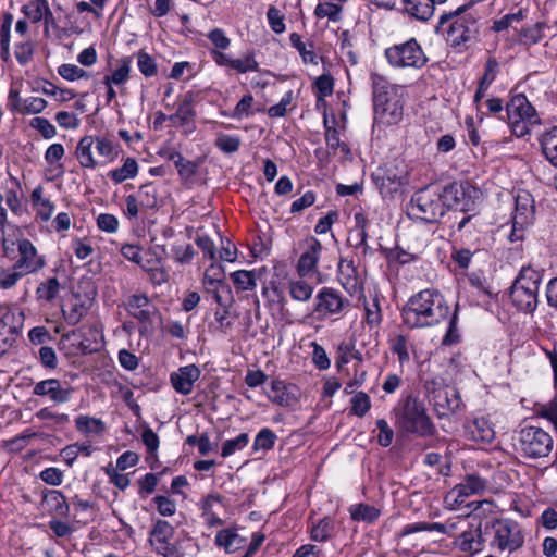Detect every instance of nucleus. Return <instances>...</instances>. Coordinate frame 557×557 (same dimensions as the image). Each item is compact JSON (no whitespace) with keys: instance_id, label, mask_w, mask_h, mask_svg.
I'll return each mask as SVG.
<instances>
[{"instance_id":"56","label":"nucleus","mask_w":557,"mask_h":557,"mask_svg":"<svg viewBox=\"0 0 557 557\" xmlns=\"http://www.w3.org/2000/svg\"><path fill=\"white\" fill-rule=\"evenodd\" d=\"M366 321L370 326H377L382 321L381 306L377 295L374 296L372 304H364Z\"/></svg>"},{"instance_id":"20","label":"nucleus","mask_w":557,"mask_h":557,"mask_svg":"<svg viewBox=\"0 0 557 557\" xmlns=\"http://www.w3.org/2000/svg\"><path fill=\"white\" fill-rule=\"evenodd\" d=\"M305 244L306 249L297 262V272L300 276H307L315 271L322 251V244L315 237L307 238Z\"/></svg>"},{"instance_id":"17","label":"nucleus","mask_w":557,"mask_h":557,"mask_svg":"<svg viewBox=\"0 0 557 557\" xmlns=\"http://www.w3.org/2000/svg\"><path fill=\"white\" fill-rule=\"evenodd\" d=\"M485 540L483 537L482 524L471 523L467 530H463L455 540V546L461 552L472 556L481 552L484 547Z\"/></svg>"},{"instance_id":"61","label":"nucleus","mask_w":557,"mask_h":557,"mask_svg":"<svg viewBox=\"0 0 557 557\" xmlns=\"http://www.w3.org/2000/svg\"><path fill=\"white\" fill-rule=\"evenodd\" d=\"M325 140H326L327 148L334 152L338 148L341 149V151L344 154H348L350 152L348 146L345 143L341 141L339 134L336 128H331V127L326 128Z\"/></svg>"},{"instance_id":"49","label":"nucleus","mask_w":557,"mask_h":557,"mask_svg":"<svg viewBox=\"0 0 557 557\" xmlns=\"http://www.w3.org/2000/svg\"><path fill=\"white\" fill-rule=\"evenodd\" d=\"M137 66L140 73L146 77H152L158 73V66L154 59L145 51L137 53Z\"/></svg>"},{"instance_id":"40","label":"nucleus","mask_w":557,"mask_h":557,"mask_svg":"<svg viewBox=\"0 0 557 557\" xmlns=\"http://www.w3.org/2000/svg\"><path fill=\"white\" fill-rule=\"evenodd\" d=\"M289 41L294 48L297 49L305 63L318 64V57L314 52V46L312 42L308 45L301 40V36L297 33H292Z\"/></svg>"},{"instance_id":"12","label":"nucleus","mask_w":557,"mask_h":557,"mask_svg":"<svg viewBox=\"0 0 557 557\" xmlns=\"http://www.w3.org/2000/svg\"><path fill=\"white\" fill-rule=\"evenodd\" d=\"M174 527L165 520L158 519L149 532L148 542L157 555L162 557H184L177 543L172 542Z\"/></svg>"},{"instance_id":"23","label":"nucleus","mask_w":557,"mask_h":557,"mask_svg":"<svg viewBox=\"0 0 557 557\" xmlns=\"http://www.w3.org/2000/svg\"><path fill=\"white\" fill-rule=\"evenodd\" d=\"M269 399L281 406L290 407L297 401V397L292 392V386L282 380H273L268 393Z\"/></svg>"},{"instance_id":"53","label":"nucleus","mask_w":557,"mask_h":557,"mask_svg":"<svg viewBox=\"0 0 557 557\" xmlns=\"http://www.w3.org/2000/svg\"><path fill=\"white\" fill-rule=\"evenodd\" d=\"M215 146L225 153H233L239 149L240 138L226 134H219L215 139Z\"/></svg>"},{"instance_id":"59","label":"nucleus","mask_w":557,"mask_h":557,"mask_svg":"<svg viewBox=\"0 0 557 557\" xmlns=\"http://www.w3.org/2000/svg\"><path fill=\"white\" fill-rule=\"evenodd\" d=\"M159 475L160 474L147 473L138 480V494L140 497L145 498L154 492L159 482Z\"/></svg>"},{"instance_id":"24","label":"nucleus","mask_w":557,"mask_h":557,"mask_svg":"<svg viewBox=\"0 0 557 557\" xmlns=\"http://www.w3.org/2000/svg\"><path fill=\"white\" fill-rule=\"evenodd\" d=\"M42 505L51 515L57 517H66L70 511L65 496L57 490H48L44 493Z\"/></svg>"},{"instance_id":"29","label":"nucleus","mask_w":557,"mask_h":557,"mask_svg":"<svg viewBox=\"0 0 557 557\" xmlns=\"http://www.w3.org/2000/svg\"><path fill=\"white\" fill-rule=\"evenodd\" d=\"M469 432L476 442L491 443L495 437L491 422L485 418H476L469 425Z\"/></svg>"},{"instance_id":"25","label":"nucleus","mask_w":557,"mask_h":557,"mask_svg":"<svg viewBox=\"0 0 557 557\" xmlns=\"http://www.w3.org/2000/svg\"><path fill=\"white\" fill-rule=\"evenodd\" d=\"M403 2L407 14L422 22L433 16L436 4L433 0H403Z\"/></svg>"},{"instance_id":"31","label":"nucleus","mask_w":557,"mask_h":557,"mask_svg":"<svg viewBox=\"0 0 557 557\" xmlns=\"http://www.w3.org/2000/svg\"><path fill=\"white\" fill-rule=\"evenodd\" d=\"M194 101V94L191 91L186 92L176 112L172 114L169 119L173 122L178 121L180 125L182 126L186 125L196 115V112L193 108Z\"/></svg>"},{"instance_id":"14","label":"nucleus","mask_w":557,"mask_h":557,"mask_svg":"<svg viewBox=\"0 0 557 557\" xmlns=\"http://www.w3.org/2000/svg\"><path fill=\"white\" fill-rule=\"evenodd\" d=\"M314 300L312 312L323 317L343 315L351 307L350 300L332 287H322L315 295Z\"/></svg>"},{"instance_id":"44","label":"nucleus","mask_w":557,"mask_h":557,"mask_svg":"<svg viewBox=\"0 0 557 557\" xmlns=\"http://www.w3.org/2000/svg\"><path fill=\"white\" fill-rule=\"evenodd\" d=\"M24 275L21 269H16V265L12 264L10 268L0 269V287L2 289H9L13 287Z\"/></svg>"},{"instance_id":"1","label":"nucleus","mask_w":557,"mask_h":557,"mask_svg":"<svg viewBox=\"0 0 557 557\" xmlns=\"http://www.w3.org/2000/svg\"><path fill=\"white\" fill-rule=\"evenodd\" d=\"M449 317V306L434 288L412 295L401 309L403 322L409 329L434 326Z\"/></svg>"},{"instance_id":"60","label":"nucleus","mask_w":557,"mask_h":557,"mask_svg":"<svg viewBox=\"0 0 557 557\" xmlns=\"http://www.w3.org/2000/svg\"><path fill=\"white\" fill-rule=\"evenodd\" d=\"M58 73L61 77L67 81H76L79 78L89 77L88 72L74 64H62L59 66Z\"/></svg>"},{"instance_id":"52","label":"nucleus","mask_w":557,"mask_h":557,"mask_svg":"<svg viewBox=\"0 0 557 557\" xmlns=\"http://www.w3.org/2000/svg\"><path fill=\"white\" fill-rule=\"evenodd\" d=\"M231 69L238 73L255 72L259 70V64L255 59L253 52H248L244 58L233 59Z\"/></svg>"},{"instance_id":"7","label":"nucleus","mask_w":557,"mask_h":557,"mask_svg":"<svg viewBox=\"0 0 557 557\" xmlns=\"http://www.w3.org/2000/svg\"><path fill=\"white\" fill-rule=\"evenodd\" d=\"M15 246L18 252V258L13 264L16 265V269H21L26 274H29L35 273L45 267V258L38 255L36 247L27 238H17L16 240L3 238V258L13 261L16 258Z\"/></svg>"},{"instance_id":"48","label":"nucleus","mask_w":557,"mask_h":557,"mask_svg":"<svg viewBox=\"0 0 557 557\" xmlns=\"http://www.w3.org/2000/svg\"><path fill=\"white\" fill-rule=\"evenodd\" d=\"M391 350L393 354L397 355L400 364H404L410 360L407 346V337L405 335L398 334L391 339Z\"/></svg>"},{"instance_id":"45","label":"nucleus","mask_w":557,"mask_h":557,"mask_svg":"<svg viewBox=\"0 0 557 557\" xmlns=\"http://www.w3.org/2000/svg\"><path fill=\"white\" fill-rule=\"evenodd\" d=\"M350 413L357 417H364L371 408V399L364 392H358L350 399Z\"/></svg>"},{"instance_id":"63","label":"nucleus","mask_w":557,"mask_h":557,"mask_svg":"<svg viewBox=\"0 0 557 557\" xmlns=\"http://www.w3.org/2000/svg\"><path fill=\"white\" fill-rule=\"evenodd\" d=\"M47 107V101L40 97H29L23 101V109L21 114H37L44 111Z\"/></svg>"},{"instance_id":"15","label":"nucleus","mask_w":557,"mask_h":557,"mask_svg":"<svg viewBox=\"0 0 557 557\" xmlns=\"http://www.w3.org/2000/svg\"><path fill=\"white\" fill-rule=\"evenodd\" d=\"M487 480L476 473L467 474L463 481L457 484L445 497L451 507L460 506L472 495L483 494L487 488Z\"/></svg>"},{"instance_id":"42","label":"nucleus","mask_w":557,"mask_h":557,"mask_svg":"<svg viewBox=\"0 0 557 557\" xmlns=\"http://www.w3.org/2000/svg\"><path fill=\"white\" fill-rule=\"evenodd\" d=\"M76 429L84 434H100L104 431V423L97 418L78 416L75 420Z\"/></svg>"},{"instance_id":"30","label":"nucleus","mask_w":557,"mask_h":557,"mask_svg":"<svg viewBox=\"0 0 557 557\" xmlns=\"http://www.w3.org/2000/svg\"><path fill=\"white\" fill-rule=\"evenodd\" d=\"M542 152L546 160L557 168V126L545 132L540 139Z\"/></svg>"},{"instance_id":"36","label":"nucleus","mask_w":557,"mask_h":557,"mask_svg":"<svg viewBox=\"0 0 557 557\" xmlns=\"http://www.w3.org/2000/svg\"><path fill=\"white\" fill-rule=\"evenodd\" d=\"M132 59L129 57L120 60V66L112 72L111 75H106L102 79L104 85H123L129 78Z\"/></svg>"},{"instance_id":"47","label":"nucleus","mask_w":557,"mask_h":557,"mask_svg":"<svg viewBox=\"0 0 557 557\" xmlns=\"http://www.w3.org/2000/svg\"><path fill=\"white\" fill-rule=\"evenodd\" d=\"M333 521L330 518L321 519L317 524L312 525L310 531L311 540L324 542L331 536L333 531Z\"/></svg>"},{"instance_id":"38","label":"nucleus","mask_w":557,"mask_h":557,"mask_svg":"<svg viewBox=\"0 0 557 557\" xmlns=\"http://www.w3.org/2000/svg\"><path fill=\"white\" fill-rule=\"evenodd\" d=\"M138 173V164L134 158H127L121 168L111 170L108 176L115 183L120 184L128 178H134Z\"/></svg>"},{"instance_id":"64","label":"nucleus","mask_w":557,"mask_h":557,"mask_svg":"<svg viewBox=\"0 0 557 557\" xmlns=\"http://www.w3.org/2000/svg\"><path fill=\"white\" fill-rule=\"evenodd\" d=\"M34 54V47L30 40L15 45V58L22 65L28 63Z\"/></svg>"},{"instance_id":"51","label":"nucleus","mask_w":557,"mask_h":557,"mask_svg":"<svg viewBox=\"0 0 557 557\" xmlns=\"http://www.w3.org/2000/svg\"><path fill=\"white\" fill-rule=\"evenodd\" d=\"M249 442L247 433H240L238 436L232 440H227L223 443L221 455L226 458L233 455L235 451L243 449Z\"/></svg>"},{"instance_id":"54","label":"nucleus","mask_w":557,"mask_h":557,"mask_svg":"<svg viewBox=\"0 0 557 557\" xmlns=\"http://www.w3.org/2000/svg\"><path fill=\"white\" fill-rule=\"evenodd\" d=\"M545 25L542 23H536L528 28H524L521 32V39L524 45H536L544 37L543 29Z\"/></svg>"},{"instance_id":"10","label":"nucleus","mask_w":557,"mask_h":557,"mask_svg":"<svg viewBox=\"0 0 557 557\" xmlns=\"http://www.w3.org/2000/svg\"><path fill=\"white\" fill-rule=\"evenodd\" d=\"M482 191L469 181L453 182L444 187L446 207H454L463 213L475 210Z\"/></svg>"},{"instance_id":"43","label":"nucleus","mask_w":557,"mask_h":557,"mask_svg":"<svg viewBox=\"0 0 557 557\" xmlns=\"http://www.w3.org/2000/svg\"><path fill=\"white\" fill-rule=\"evenodd\" d=\"M289 295L294 300L308 301L313 293V287L302 280L290 281L288 283Z\"/></svg>"},{"instance_id":"62","label":"nucleus","mask_w":557,"mask_h":557,"mask_svg":"<svg viewBox=\"0 0 557 557\" xmlns=\"http://www.w3.org/2000/svg\"><path fill=\"white\" fill-rule=\"evenodd\" d=\"M379 429L377 443L383 447H388L393 443L394 431L385 419H379L375 422Z\"/></svg>"},{"instance_id":"33","label":"nucleus","mask_w":557,"mask_h":557,"mask_svg":"<svg viewBox=\"0 0 557 557\" xmlns=\"http://www.w3.org/2000/svg\"><path fill=\"white\" fill-rule=\"evenodd\" d=\"M95 138L91 136H85L81 138L76 147V158L83 168L94 169L97 165L92 157V147Z\"/></svg>"},{"instance_id":"18","label":"nucleus","mask_w":557,"mask_h":557,"mask_svg":"<svg viewBox=\"0 0 557 557\" xmlns=\"http://www.w3.org/2000/svg\"><path fill=\"white\" fill-rule=\"evenodd\" d=\"M431 404L437 417L442 419L457 413L461 408L462 401L459 392L454 386H449L443 393L436 395Z\"/></svg>"},{"instance_id":"27","label":"nucleus","mask_w":557,"mask_h":557,"mask_svg":"<svg viewBox=\"0 0 557 557\" xmlns=\"http://www.w3.org/2000/svg\"><path fill=\"white\" fill-rule=\"evenodd\" d=\"M448 528L454 530L456 529V525L455 523H450V524H444V523H440V522H425V521H420V522H414V523H410V524H407L405 525L400 532L397 534V536L399 539H403V537H406L412 533H417V532H432V531H436V532H440L442 534H447L449 531H448Z\"/></svg>"},{"instance_id":"3","label":"nucleus","mask_w":557,"mask_h":557,"mask_svg":"<svg viewBox=\"0 0 557 557\" xmlns=\"http://www.w3.org/2000/svg\"><path fill=\"white\" fill-rule=\"evenodd\" d=\"M472 7V4L461 5L440 17L436 30L446 34L447 42L454 48L465 46L478 34V16L468 11Z\"/></svg>"},{"instance_id":"22","label":"nucleus","mask_w":557,"mask_h":557,"mask_svg":"<svg viewBox=\"0 0 557 557\" xmlns=\"http://www.w3.org/2000/svg\"><path fill=\"white\" fill-rule=\"evenodd\" d=\"M25 315L23 311L8 310L0 318V335L12 337L14 342L21 334L24 326Z\"/></svg>"},{"instance_id":"5","label":"nucleus","mask_w":557,"mask_h":557,"mask_svg":"<svg viewBox=\"0 0 557 557\" xmlns=\"http://www.w3.org/2000/svg\"><path fill=\"white\" fill-rule=\"evenodd\" d=\"M542 280L543 271L531 265L521 268L509 292L511 302L518 310L532 313L536 309L537 293Z\"/></svg>"},{"instance_id":"9","label":"nucleus","mask_w":557,"mask_h":557,"mask_svg":"<svg viewBox=\"0 0 557 557\" xmlns=\"http://www.w3.org/2000/svg\"><path fill=\"white\" fill-rule=\"evenodd\" d=\"M385 57L393 67L398 69H422L428 62L423 49L414 38L388 47L385 50Z\"/></svg>"},{"instance_id":"35","label":"nucleus","mask_w":557,"mask_h":557,"mask_svg":"<svg viewBox=\"0 0 557 557\" xmlns=\"http://www.w3.org/2000/svg\"><path fill=\"white\" fill-rule=\"evenodd\" d=\"M60 289L61 284L59 280L55 276L49 277L38 284L36 288V298L39 301L45 300L47 302H51L57 298Z\"/></svg>"},{"instance_id":"32","label":"nucleus","mask_w":557,"mask_h":557,"mask_svg":"<svg viewBox=\"0 0 557 557\" xmlns=\"http://www.w3.org/2000/svg\"><path fill=\"white\" fill-rule=\"evenodd\" d=\"M168 159L174 162L178 175L183 181L193 178L198 171V163L186 160L178 151H171Z\"/></svg>"},{"instance_id":"37","label":"nucleus","mask_w":557,"mask_h":557,"mask_svg":"<svg viewBox=\"0 0 557 557\" xmlns=\"http://www.w3.org/2000/svg\"><path fill=\"white\" fill-rule=\"evenodd\" d=\"M349 513L352 520L373 523L380 517V510L369 504H358L349 507Z\"/></svg>"},{"instance_id":"26","label":"nucleus","mask_w":557,"mask_h":557,"mask_svg":"<svg viewBox=\"0 0 557 557\" xmlns=\"http://www.w3.org/2000/svg\"><path fill=\"white\" fill-rule=\"evenodd\" d=\"M404 175L396 173L391 168L382 169V173L373 175V180L380 188L382 195H389L398 189L403 184Z\"/></svg>"},{"instance_id":"19","label":"nucleus","mask_w":557,"mask_h":557,"mask_svg":"<svg viewBox=\"0 0 557 557\" xmlns=\"http://www.w3.org/2000/svg\"><path fill=\"white\" fill-rule=\"evenodd\" d=\"M200 375L201 372L197 366L188 364L171 373L170 382L175 392L188 395L193 392L194 383L199 380Z\"/></svg>"},{"instance_id":"11","label":"nucleus","mask_w":557,"mask_h":557,"mask_svg":"<svg viewBox=\"0 0 557 557\" xmlns=\"http://www.w3.org/2000/svg\"><path fill=\"white\" fill-rule=\"evenodd\" d=\"M522 454L531 459L546 457L553 449V438L541 428L527 426L519 433Z\"/></svg>"},{"instance_id":"41","label":"nucleus","mask_w":557,"mask_h":557,"mask_svg":"<svg viewBox=\"0 0 557 557\" xmlns=\"http://www.w3.org/2000/svg\"><path fill=\"white\" fill-rule=\"evenodd\" d=\"M86 312L87 308L78 298H75L74 301L70 302L67 308H62L63 317L70 325L78 324Z\"/></svg>"},{"instance_id":"55","label":"nucleus","mask_w":557,"mask_h":557,"mask_svg":"<svg viewBox=\"0 0 557 557\" xmlns=\"http://www.w3.org/2000/svg\"><path fill=\"white\" fill-rule=\"evenodd\" d=\"M95 148L97 152L110 160H113L119 153V145H114L111 140L106 137H97L95 139Z\"/></svg>"},{"instance_id":"2","label":"nucleus","mask_w":557,"mask_h":557,"mask_svg":"<svg viewBox=\"0 0 557 557\" xmlns=\"http://www.w3.org/2000/svg\"><path fill=\"white\" fill-rule=\"evenodd\" d=\"M393 412L395 424L404 433L423 438L436 434V428L428 414L424 404L412 394L404 397Z\"/></svg>"},{"instance_id":"16","label":"nucleus","mask_w":557,"mask_h":557,"mask_svg":"<svg viewBox=\"0 0 557 557\" xmlns=\"http://www.w3.org/2000/svg\"><path fill=\"white\" fill-rule=\"evenodd\" d=\"M506 121L524 120L531 125L539 123V117L534 107L530 103L523 94L515 95L506 106Z\"/></svg>"},{"instance_id":"4","label":"nucleus","mask_w":557,"mask_h":557,"mask_svg":"<svg viewBox=\"0 0 557 557\" xmlns=\"http://www.w3.org/2000/svg\"><path fill=\"white\" fill-rule=\"evenodd\" d=\"M374 120L385 125L401 121L404 102L394 86L381 75H372Z\"/></svg>"},{"instance_id":"58","label":"nucleus","mask_w":557,"mask_h":557,"mask_svg":"<svg viewBox=\"0 0 557 557\" xmlns=\"http://www.w3.org/2000/svg\"><path fill=\"white\" fill-rule=\"evenodd\" d=\"M319 18L329 17L333 22L341 20V7L334 3H320L314 10Z\"/></svg>"},{"instance_id":"50","label":"nucleus","mask_w":557,"mask_h":557,"mask_svg":"<svg viewBox=\"0 0 557 557\" xmlns=\"http://www.w3.org/2000/svg\"><path fill=\"white\" fill-rule=\"evenodd\" d=\"M448 387L449 385H446L441 376L429 377L423 384L425 396L429 398L430 403L435 399L436 395L443 393Z\"/></svg>"},{"instance_id":"57","label":"nucleus","mask_w":557,"mask_h":557,"mask_svg":"<svg viewBox=\"0 0 557 557\" xmlns=\"http://www.w3.org/2000/svg\"><path fill=\"white\" fill-rule=\"evenodd\" d=\"M141 441L147 448L148 455L157 459V450L160 444L157 433L151 428L146 426L141 432Z\"/></svg>"},{"instance_id":"34","label":"nucleus","mask_w":557,"mask_h":557,"mask_svg":"<svg viewBox=\"0 0 557 557\" xmlns=\"http://www.w3.org/2000/svg\"><path fill=\"white\" fill-rule=\"evenodd\" d=\"M138 202L143 209H156L159 206L158 188L153 183H147L139 187L137 194Z\"/></svg>"},{"instance_id":"46","label":"nucleus","mask_w":557,"mask_h":557,"mask_svg":"<svg viewBox=\"0 0 557 557\" xmlns=\"http://www.w3.org/2000/svg\"><path fill=\"white\" fill-rule=\"evenodd\" d=\"M276 438V434L271 429L264 428L258 432L252 448L268 451L274 447Z\"/></svg>"},{"instance_id":"39","label":"nucleus","mask_w":557,"mask_h":557,"mask_svg":"<svg viewBox=\"0 0 557 557\" xmlns=\"http://www.w3.org/2000/svg\"><path fill=\"white\" fill-rule=\"evenodd\" d=\"M230 276L237 293L252 290L257 286L253 271L238 270L232 272Z\"/></svg>"},{"instance_id":"6","label":"nucleus","mask_w":557,"mask_h":557,"mask_svg":"<svg viewBox=\"0 0 557 557\" xmlns=\"http://www.w3.org/2000/svg\"><path fill=\"white\" fill-rule=\"evenodd\" d=\"M444 188L428 186L416 191L408 207V214L428 223H435L446 211Z\"/></svg>"},{"instance_id":"13","label":"nucleus","mask_w":557,"mask_h":557,"mask_svg":"<svg viewBox=\"0 0 557 557\" xmlns=\"http://www.w3.org/2000/svg\"><path fill=\"white\" fill-rule=\"evenodd\" d=\"M515 212L512 215V232L510 240L522 239L523 230L530 225L535 214V203L532 195L527 190H519L515 198Z\"/></svg>"},{"instance_id":"28","label":"nucleus","mask_w":557,"mask_h":557,"mask_svg":"<svg viewBox=\"0 0 557 557\" xmlns=\"http://www.w3.org/2000/svg\"><path fill=\"white\" fill-rule=\"evenodd\" d=\"M214 542L216 546L223 547L226 553H234L244 546L246 539L239 536L235 530L223 529L216 533Z\"/></svg>"},{"instance_id":"8","label":"nucleus","mask_w":557,"mask_h":557,"mask_svg":"<svg viewBox=\"0 0 557 557\" xmlns=\"http://www.w3.org/2000/svg\"><path fill=\"white\" fill-rule=\"evenodd\" d=\"M488 529L493 530L492 547H496L500 552L508 550L513 553L524 544V535L520 525L510 519H499L485 524L484 532Z\"/></svg>"},{"instance_id":"21","label":"nucleus","mask_w":557,"mask_h":557,"mask_svg":"<svg viewBox=\"0 0 557 557\" xmlns=\"http://www.w3.org/2000/svg\"><path fill=\"white\" fill-rule=\"evenodd\" d=\"M35 396H48L55 404L66 403L71 397V391L63 388L57 379H47L35 384L33 388Z\"/></svg>"}]
</instances>
